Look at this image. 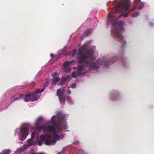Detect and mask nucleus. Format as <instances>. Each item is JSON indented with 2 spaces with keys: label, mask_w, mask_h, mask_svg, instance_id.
<instances>
[{
  "label": "nucleus",
  "mask_w": 154,
  "mask_h": 154,
  "mask_svg": "<svg viewBox=\"0 0 154 154\" xmlns=\"http://www.w3.org/2000/svg\"><path fill=\"white\" fill-rule=\"evenodd\" d=\"M49 83V82H45L44 84V88H45L48 87V86Z\"/></svg>",
  "instance_id": "nucleus-31"
},
{
  "label": "nucleus",
  "mask_w": 154,
  "mask_h": 154,
  "mask_svg": "<svg viewBox=\"0 0 154 154\" xmlns=\"http://www.w3.org/2000/svg\"><path fill=\"white\" fill-rule=\"evenodd\" d=\"M60 128H61L62 129H61L60 131L63 128H64V130H66V129H67V126H66V124H65V125H63V127H61V124H60Z\"/></svg>",
  "instance_id": "nucleus-32"
},
{
  "label": "nucleus",
  "mask_w": 154,
  "mask_h": 154,
  "mask_svg": "<svg viewBox=\"0 0 154 154\" xmlns=\"http://www.w3.org/2000/svg\"><path fill=\"white\" fill-rule=\"evenodd\" d=\"M34 132H32V135L33 133Z\"/></svg>",
  "instance_id": "nucleus-48"
},
{
  "label": "nucleus",
  "mask_w": 154,
  "mask_h": 154,
  "mask_svg": "<svg viewBox=\"0 0 154 154\" xmlns=\"http://www.w3.org/2000/svg\"><path fill=\"white\" fill-rule=\"evenodd\" d=\"M58 72H54L52 73L51 76L52 77H54L55 76L58 75Z\"/></svg>",
  "instance_id": "nucleus-27"
},
{
  "label": "nucleus",
  "mask_w": 154,
  "mask_h": 154,
  "mask_svg": "<svg viewBox=\"0 0 154 154\" xmlns=\"http://www.w3.org/2000/svg\"><path fill=\"white\" fill-rule=\"evenodd\" d=\"M49 130L51 131L50 132H52L53 134V135L52 136L54 138V140H55V142H56V140L59 139L60 138V136L56 134V130H55L56 129L54 128V127L52 126H49Z\"/></svg>",
  "instance_id": "nucleus-9"
},
{
  "label": "nucleus",
  "mask_w": 154,
  "mask_h": 154,
  "mask_svg": "<svg viewBox=\"0 0 154 154\" xmlns=\"http://www.w3.org/2000/svg\"><path fill=\"white\" fill-rule=\"evenodd\" d=\"M87 47V45L86 44H84L79 49L78 53L79 55L78 58L79 64L85 63V65H88L89 63V61L86 60L88 59V57L85 54V51Z\"/></svg>",
  "instance_id": "nucleus-4"
},
{
  "label": "nucleus",
  "mask_w": 154,
  "mask_h": 154,
  "mask_svg": "<svg viewBox=\"0 0 154 154\" xmlns=\"http://www.w3.org/2000/svg\"><path fill=\"white\" fill-rule=\"evenodd\" d=\"M76 85L75 83H73L71 85V87L72 88H74L76 87Z\"/></svg>",
  "instance_id": "nucleus-34"
},
{
  "label": "nucleus",
  "mask_w": 154,
  "mask_h": 154,
  "mask_svg": "<svg viewBox=\"0 0 154 154\" xmlns=\"http://www.w3.org/2000/svg\"><path fill=\"white\" fill-rule=\"evenodd\" d=\"M30 97L31 101H34L37 100V95L35 93L32 94H30Z\"/></svg>",
  "instance_id": "nucleus-11"
},
{
  "label": "nucleus",
  "mask_w": 154,
  "mask_h": 154,
  "mask_svg": "<svg viewBox=\"0 0 154 154\" xmlns=\"http://www.w3.org/2000/svg\"><path fill=\"white\" fill-rule=\"evenodd\" d=\"M75 62V61L74 60H72L71 61H66L63 63V67L66 68L69 65L74 63Z\"/></svg>",
  "instance_id": "nucleus-12"
},
{
  "label": "nucleus",
  "mask_w": 154,
  "mask_h": 154,
  "mask_svg": "<svg viewBox=\"0 0 154 154\" xmlns=\"http://www.w3.org/2000/svg\"><path fill=\"white\" fill-rule=\"evenodd\" d=\"M49 126H52L51 125L47 126L46 125L39 126V125L35 127L36 131H45L46 130H47L48 131L50 132L51 131L49 130Z\"/></svg>",
  "instance_id": "nucleus-8"
},
{
  "label": "nucleus",
  "mask_w": 154,
  "mask_h": 154,
  "mask_svg": "<svg viewBox=\"0 0 154 154\" xmlns=\"http://www.w3.org/2000/svg\"><path fill=\"white\" fill-rule=\"evenodd\" d=\"M67 93L68 94H71V91L69 90H67Z\"/></svg>",
  "instance_id": "nucleus-37"
},
{
  "label": "nucleus",
  "mask_w": 154,
  "mask_h": 154,
  "mask_svg": "<svg viewBox=\"0 0 154 154\" xmlns=\"http://www.w3.org/2000/svg\"><path fill=\"white\" fill-rule=\"evenodd\" d=\"M150 24L152 26L154 25L153 23L151 22L150 23Z\"/></svg>",
  "instance_id": "nucleus-40"
},
{
  "label": "nucleus",
  "mask_w": 154,
  "mask_h": 154,
  "mask_svg": "<svg viewBox=\"0 0 154 154\" xmlns=\"http://www.w3.org/2000/svg\"><path fill=\"white\" fill-rule=\"evenodd\" d=\"M60 80V78L59 77H54L52 79L51 84L52 85H55L56 83L59 82Z\"/></svg>",
  "instance_id": "nucleus-14"
},
{
  "label": "nucleus",
  "mask_w": 154,
  "mask_h": 154,
  "mask_svg": "<svg viewBox=\"0 0 154 154\" xmlns=\"http://www.w3.org/2000/svg\"><path fill=\"white\" fill-rule=\"evenodd\" d=\"M24 94H20V97H16L14 100L13 102H14L15 101L19 100L21 99L22 98V97L23 96Z\"/></svg>",
  "instance_id": "nucleus-20"
},
{
  "label": "nucleus",
  "mask_w": 154,
  "mask_h": 154,
  "mask_svg": "<svg viewBox=\"0 0 154 154\" xmlns=\"http://www.w3.org/2000/svg\"><path fill=\"white\" fill-rule=\"evenodd\" d=\"M44 90H45V88H43L41 90L37 89L35 91V93L36 94V93H41V92H43Z\"/></svg>",
  "instance_id": "nucleus-22"
},
{
  "label": "nucleus",
  "mask_w": 154,
  "mask_h": 154,
  "mask_svg": "<svg viewBox=\"0 0 154 154\" xmlns=\"http://www.w3.org/2000/svg\"><path fill=\"white\" fill-rule=\"evenodd\" d=\"M59 100L60 102H64L66 101V98L64 97L61 96L58 97Z\"/></svg>",
  "instance_id": "nucleus-21"
},
{
  "label": "nucleus",
  "mask_w": 154,
  "mask_h": 154,
  "mask_svg": "<svg viewBox=\"0 0 154 154\" xmlns=\"http://www.w3.org/2000/svg\"><path fill=\"white\" fill-rule=\"evenodd\" d=\"M76 52V51L74 49L73 51V53H72V56H74V55L75 54Z\"/></svg>",
  "instance_id": "nucleus-38"
},
{
  "label": "nucleus",
  "mask_w": 154,
  "mask_h": 154,
  "mask_svg": "<svg viewBox=\"0 0 154 154\" xmlns=\"http://www.w3.org/2000/svg\"><path fill=\"white\" fill-rule=\"evenodd\" d=\"M43 120V118L42 116L38 118L35 123V126L39 125L42 122Z\"/></svg>",
  "instance_id": "nucleus-10"
},
{
  "label": "nucleus",
  "mask_w": 154,
  "mask_h": 154,
  "mask_svg": "<svg viewBox=\"0 0 154 154\" xmlns=\"http://www.w3.org/2000/svg\"><path fill=\"white\" fill-rule=\"evenodd\" d=\"M10 151L9 150H4L2 152V154H9Z\"/></svg>",
  "instance_id": "nucleus-24"
},
{
  "label": "nucleus",
  "mask_w": 154,
  "mask_h": 154,
  "mask_svg": "<svg viewBox=\"0 0 154 154\" xmlns=\"http://www.w3.org/2000/svg\"><path fill=\"white\" fill-rule=\"evenodd\" d=\"M77 72V75L79 76H80L81 75H82V74L83 73L82 72Z\"/></svg>",
  "instance_id": "nucleus-36"
},
{
  "label": "nucleus",
  "mask_w": 154,
  "mask_h": 154,
  "mask_svg": "<svg viewBox=\"0 0 154 154\" xmlns=\"http://www.w3.org/2000/svg\"><path fill=\"white\" fill-rule=\"evenodd\" d=\"M94 54V50L92 49H90L87 50L86 51L85 55L88 57V59L89 58V60L91 61H94L95 60V58L93 56Z\"/></svg>",
  "instance_id": "nucleus-7"
},
{
  "label": "nucleus",
  "mask_w": 154,
  "mask_h": 154,
  "mask_svg": "<svg viewBox=\"0 0 154 154\" xmlns=\"http://www.w3.org/2000/svg\"><path fill=\"white\" fill-rule=\"evenodd\" d=\"M118 1V0H116V2H117Z\"/></svg>",
  "instance_id": "nucleus-49"
},
{
  "label": "nucleus",
  "mask_w": 154,
  "mask_h": 154,
  "mask_svg": "<svg viewBox=\"0 0 154 154\" xmlns=\"http://www.w3.org/2000/svg\"><path fill=\"white\" fill-rule=\"evenodd\" d=\"M40 138L42 142L45 141V143L47 145H50L56 143L55 140H47L46 139L45 136L44 135H41L40 136Z\"/></svg>",
  "instance_id": "nucleus-6"
},
{
  "label": "nucleus",
  "mask_w": 154,
  "mask_h": 154,
  "mask_svg": "<svg viewBox=\"0 0 154 154\" xmlns=\"http://www.w3.org/2000/svg\"><path fill=\"white\" fill-rule=\"evenodd\" d=\"M20 131L21 134L22 139L24 140L28 134L29 129L27 127H21L20 129Z\"/></svg>",
  "instance_id": "nucleus-5"
},
{
  "label": "nucleus",
  "mask_w": 154,
  "mask_h": 154,
  "mask_svg": "<svg viewBox=\"0 0 154 154\" xmlns=\"http://www.w3.org/2000/svg\"><path fill=\"white\" fill-rule=\"evenodd\" d=\"M66 148H64L63 149V150H62V152H64L65 151H66Z\"/></svg>",
  "instance_id": "nucleus-39"
},
{
  "label": "nucleus",
  "mask_w": 154,
  "mask_h": 154,
  "mask_svg": "<svg viewBox=\"0 0 154 154\" xmlns=\"http://www.w3.org/2000/svg\"><path fill=\"white\" fill-rule=\"evenodd\" d=\"M67 79L66 78H62L61 79L60 82L59 84L62 85L65 82Z\"/></svg>",
  "instance_id": "nucleus-19"
},
{
  "label": "nucleus",
  "mask_w": 154,
  "mask_h": 154,
  "mask_svg": "<svg viewBox=\"0 0 154 154\" xmlns=\"http://www.w3.org/2000/svg\"><path fill=\"white\" fill-rule=\"evenodd\" d=\"M118 59L117 56L113 57L112 59H110L109 61L107 60L103 62L101 59H98L95 62L92 63L90 64V67L92 69H98L99 68V65L104 64V66L105 68L108 67L109 65V62H112L116 61Z\"/></svg>",
  "instance_id": "nucleus-2"
},
{
  "label": "nucleus",
  "mask_w": 154,
  "mask_h": 154,
  "mask_svg": "<svg viewBox=\"0 0 154 154\" xmlns=\"http://www.w3.org/2000/svg\"><path fill=\"white\" fill-rule=\"evenodd\" d=\"M91 32V30L90 29H88L86 30L84 33V35L85 36H88V34L90 33Z\"/></svg>",
  "instance_id": "nucleus-23"
},
{
  "label": "nucleus",
  "mask_w": 154,
  "mask_h": 154,
  "mask_svg": "<svg viewBox=\"0 0 154 154\" xmlns=\"http://www.w3.org/2000/svg\"><path fill=\"white\" fill-rule=\"evenodd\" d=\"M79 143V141L78 140H76L73 143V144L74 145H77Z\"/></svg>",
  "instance_id": "nucleus-35"
},
{
  "label": "nucleus",
  "mask_w": 154,
  "mask_h": 154,
  "mask_svg": "<svg viewBox=\"0 0 154 154\" xmlns=\"http://www.w3.org/2000/svg\"><path fill=\"white\" fill-rule=\"evenodd\" d=\"M140 2V0H134V3L135 4H137L138 3Z\"/></svg>",
  "instance_id": "nucleus-33"
},
{
  "label": "nucleus",
  "mask_w": 154,
  "mask_h": 154,
  "mask_svg": "<svg viewBox=\"0 0 154 154\" xmlns=\"http://www.w3.org/2000/svg\"><path fill=\"white\" fill-rule=\"evenodd\" d=\"M54 54H51V57H52V56H54Z\"/></svg>",
  "instance_id": "nucleus-42"
},
{
  "label": "nucleus",
  "mask_w": 154,
  "mask_h": 154,
  "mask_svg": "<svg viewBox=\"0 0 154 154\" xmlns=\"http://www.w3.org/2000/svg\"><path fill=\"white\" fill-rule=\"evenodd\" d=\"M84 68V66L82 65H78L77 72H81L82 71Z\"/></svg>",
  "instance_id": "nucleus-18"
},
{
  "label": "nucleus",
  "mask_w": 154,
  "mask_h": 154,
  "mask_svg": "<svg viewBox=\"0 0 154 154\" xmlns=\"http://www.w3.org/2000/svg\"><path fill=\"white\" fill-rule=\"evenodd\" d=\"M86 72H82V73H83L82 74V75H85L86 74Z\"/></svg>",
  "instance_id": "nucleus-41"
},
{
  "label": "nucleus",
  "mask_w": 154,
  "mask_h": 154,
  "mask_svg": "<svg viewBox=\"0 0 154 154\" xmlns=\"http://www.w3.org/2000/svg\"><path fill=\"white\" fill-rule=\"evenodd\" d=\"M139 14V13L138 12H134L132 14V16L133 17H136Z\"/></svg>",
  "instance_id": "nucleus-29"
},
{
  "label": "nucleus",
  "mask_w": 154,
  "mask_h": 154,
  "mask_svg": "<svg viewBox=\"0 0 154 154\" xmlns=\"http://www.w3.org/2000/svg\"><path fill=\"white\" fill-rule=\"evenodd\" d=\"M27 142L29 145H31L32 144V140L31 139H28Z\"/></svg>",
  "instance_id": "nucleus-26"
},
{
  "label": "nucleus",
  "mask_w": 154,
  "mask_h": 154,
  "mask_svg": "<svg viewBox=\"0 0 154 154\" xmlns=\"http://www.w3.org/2000/svg\"><path fill=\"white\" fill-rule=\"evenodd\" d=\"M119 93L117 92H116L112 94L111 97L112 98H117L119 97Z\"/></svg>",
  "instance_id": "nucleus-17"
},
{
  "label": "nucleus",
  "mask_w": 154,
  "mask_h": 154,
  "mask_svg": "<svg viewBox=\"0 0 154 154\" xmlns=\"http://www.w3.org/2000/svg\"><path fill=\"white\" fill-rule=\"evenodd\" d=\"M63 91L61 89H58L57 91V94L58 97L62 96L63 95Z\"/></svg>",
  "instance_id": "nucleus-16"
},
{
  "label": "nucleus",
  "mask_w": 154,
  "mask_h": 154,
  "mask_svg": "<svg viewBox=\"0 0 154 154\" xmlns=\"http://www.w3.org/2000/svg\"><path fill=\"white\" fill-rule=\"evenodd\" d=\"M77 75V73L75 72H74L72 73V76L74 78H76Z\"/></svg>",
  "instance_id": "nucleus-30"
},
{
  "label": "nucleus",
  "mask_w": 154,
  "mask_h": 154,
  "mask_svg": "<svg viewBox=\"0 0 154 154\" xmlns=\"http://www.w3.org/2000/svg\"><path fill=\"white\" fill-rule=\"evenodd\" d=\"M24 101L25 102H28L31 101L30 94H25V96L23 98Z\"/></svg>",
  "instance_id": "nucleus-15"
},
{
  "label": "nucleus",
  "mask_w": 154,
  "mask_h": 154,
  "mask_svg": "<svg viewBox=\"0 0 154 154\" xmlns=\"http://www.w3.org/2000/svg\"><path fill=\"white\" fill-rule=\"evenodd\" d=\"M75 62V61L74 60H72L71 61H66L63 63V67L66 68L69 65L74 63Z\"/></svg>",
  "instance_id": "nucleus-13"
},
{
  "label": "nucleus",
  "mask_w": 154,
  "mask_h": 154,
  "mask_svg": "<svg viewBox=\"0 0 154 154\" xmlns=\"http://www.w3.org/2000/svg\"><path fill=\"white\" fill-rule=\"evenodd\" d=\"M51 136L50 135H48V137L49 138H50L51 137Z\"/></svg>",
  "instance_id": "nucleus-45"
},
{
  "label": "nucleus",
  "mask_w": 154,
  "mask_h": 154,
  "mask_svg": "<svg viewBox=\"0 0 154 154\" xmlns=\"http://www.w3.org/2000/svg\"><path fill=\"white\" fill-rule=\"evenodd\" d=\"M144 4L143 3H141L138 7V9L140 10L141 9L144 7Z\"/></svg>",
  "instance_id": "nucleus-25"
},
{
  "label": "nucleus",
  "mask_w": 154,
  "mask_h": 154,
  "mask_svg": "<svg viewBox=\"0 0 154 154\" xmlns=\"http://www.w3.org/2000/svg\"><path fill=\"white\" fill-rule=\"evenodd\" d=\"M130 8V4L128 0H122L119 2L118 5L112 11L109 12L108 16V21H110L112 26H114L116 29V33L117 36L119 38L121 43L122 42L123 45L121 46L122 48L125 46L126 42L123 39V36L121 34L122 30L121 26L124 23L122 21H117L118 18L121 16L126 17L128 16L129 11L127 13L120 14L122 11V10L128 11Z\"/></svg>",
  "instance_id": "nucleus-1"
},
{
  "label": "nucleus",
  "mask_w": 154,
  "mask_h": 154,
  "mask_svg": "<svg viewBox=\"0 0 154 154\" xmlns=\"http://www.w3.org/2000/svg\"><path fill=\"white\" fill-rule=\"evenodd\" d=\"M0 154H2V153Z\"/></svg>",
  "instance_id": "nucleus-50"
},
{
  "label": "nucleus",
  "mask_w": 154,
  "mask_h": 154,
  "mask_svg": "<svg viewBox=\"0 0 154 154\" xmlns=\"http://www.w3.org/2000/svg\"><path fill=\"white\" fill-rule=\"evenodd\" d=\"M61 152H59L57 154H61Z\"/></svg>",
  "instance_id": "nucleus-44"
},
{
  "label": "nucleus",
  "mask_w": 154,
  "mask_h": 154,
  "mask_svg": "<svg viewBox=\"0 0 154 154\" xmlns=\"http://www.w3.org/2000/svg\"><path fill=\"white\" fill-rule=\"evenodd\" d=\"M56 117L55 116H52L50 121L53 125L52 126L58 131H60L62 129L60 127V123L61 122L64 121L66 116L64 115L63 114L57 115V121H55Z\"/></svg>",
  "instance_id": "nucleus-3"
},
{
  "label": "nucleus",
  "mask_w": 154,
  "mask_h": 154,
  "mask_svg": "<svg viewBox=\"0 0 154 154\" xmlns=\"http://www.w3.org/2000/svg\"><path fill=\"white\" fill-rule=\"evenodd\" d=\"M30 154H35V153H32Z\"/></svg>",
  "instance_id": "nucleus-47"
},
{
  "label": "nucleus",
  "mask_w": 154,
  "mask_h": 154,
  "mask_svg": "<svg viewBox=\"0 0 154 154\" xmlns=\"http://www.w3.org/2000/svg\"><path fill=\"white\" fill-rule=\"evenodd\" d=\"M39 143H40V145H42V143L41 142H39Z\"/></svg>",
  "instance_id": "nucleus-46"
},
{
  "label": "nucleus",
  "mask_w": 154,
  "mask_h": 154,
  "mask_svg": "<svg viewBox=\"0 0 154 154\" xmlns=\"http://www.w3.org/2000/svg\"><path fill=\"white\" fill-rule=\"evenodd\" d=\"M24 149H21V148H20V150H21V151H23V150Z\"/></svg>",
  "instance_id": "nucleus-43"
},
{
  "label": "nucleus",
  "mask_w": 154,
  "mask_h": 154,
  "mask_svg": "<svg viewBox=\"0 0 154 154\" xmlns=\"http://www.w3.org/2000/svg\"><path fill=\"white\" fill-rule=\"evenodd\" d=\"M65 71L68 72H70L71 71V69L69 67H66L65 69Z\"/></svg>",
  "instance_id": "nucleus-28"
}]
</instances>
